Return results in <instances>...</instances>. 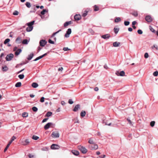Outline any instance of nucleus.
I'll list each match as a JSON object with an SVG mask.
<instances>
[{
	"label": "nucleus",
	"mask_w": 158,
	"mask_h": 158,
	"mask_svg": "<svg viewBox=\"0 0 158 158\" xmlns=\"http://www.w3.org/2000/svg\"><path fill=\"white\" fill-rule=\"evenodd\" d=\"M20 141L21 144L24 146L28 145L30 142L28 139L25 138L23 139Z\"/></svg>",
	"instance_id": "f257e3e1"
},
{
	"label": "nucleus",
	"mask_w": 158,
	"mask_h": 158,
	"mask_svg": "<svg viewBox=\"0 0 158 158\" xmlns=\"http://www.w3.org/2000/svg\"><path fill=\"white\" fill-rule=\"evenodd\" d=\"M78 149L83 154H85L87 152V149L81 145L78 147Z\"/></svg>",
	"instance_id": "f03ea898"
},
{
	"label": "nucleus",
	"mask_w": 158,
	"mask_h": 158,
	"mask_svg": "<svg viewBox=\"0 0 158 158\" xmlns=\"http://www.w3.org/2000/svg\"><path fill=\"white\" fill-rule=\"evenodd\" d=\"M59 135V132L57 131L53 132L51 135V136L53 138H58Z\"/></svg>",
	"instance_id": "7ed1b4c3"
},
{
	"label": "nucleus",
	"mask_w": 158,
	"mask_h": 158,
	"mask_svg": "<svg viewBox=\"0 0 158 158\" xmlns=\"http://www.w3.org/2000/svg\"><path fill=\"white\" fill-rule=\"evenodd\" d=\"M14 55L10 53L9 55H8L6 56V59L7 61H10L12 59Z\"/></svg>",
	"instance_id": "20e7f679"
},
{
	"label": "nucleus",
	"mask_w": 158,
	"mask_h": 158,
	"mask_svg": "<svg viewBox=\"0 0 158 158\" xmlns=\"http://www.w3.org/2000/svg\"><path fill=\"white\" fill-rule=\"evenodd\" d=\"M115 74L118 76H124L125 74V72L123 71H122L120 72L119 71H116Z\"/></svg>",
	"instance_id": "39448f33"
},
{
	"label": "nucleus",
	"mask_w": 158,
	"mask_h": 158,
	"mask_svg": "<svg viewBox=\"0 0 158 158\" xmlns=\"http://www.w3.org/2000/svg\"><path fill=\"white\" fill-rule=\"evenodd\" d=\"M146 20L148 22L150 23L152 21V19L150 15L147 16L145 18Z\"/></svg>",
	"instance_id": "423d86ee"
},
{
	"label": "nucleus",
	"mask_w": 158,
	"mask_h": 158,
	"mask_svg": "<svg viewBox=\"0 0 158 158\" xmlns=\"http://www.w3.org/2000/svg\"><path fill=\"white\" fill-rule=\"evenodd\" d=\"M71 33V29L70 28H69L67 31H66V33L64 35L65 37L66 38H68L69 37V35Z\"/></svg>",
	"instance_id": "0eeeda50"
},
{
	"label": "nucleus",
	"mask_w": 158,
	"mask_h": 158,
	"mask_svg": "<svg viewBox=\"0 0 158 158\" xmlns=\"http://www.w3.org/2000/svg\"><path fill=\"white\" fill-rule=\"evenodd\" d=\"M53 125V123H47L46 125L44 126V129L45 130H47L50 127Z\"/></svg>",
	"instance_id": "6e6552de"
},
{
	"label": "nucleus",
	"mask_w": 158,
	"mask_h": 158,
	"mask_svg": "<svg viewBox=\"0 0 158 158\" xmlns=\"http://www.w3.org/2000/svg\"><path fill=\"white\" fill-rule=\"evenodd\" d=\"M47 42L45 40H41L40 42V46L44 47L46 44Z\"/></svg>",
	"instance_id": "1a4fd4ad"
},
{
	"label": "nucleus",
	"mask_w": 158,
	"mask_h": 158,
	"mask_svg": "<svg viewBox=\"0 0 158 158\" xmlns=\"http://www.w3.org/2000/svg\"><path fill=\"white\" fill-rule=\"evenodd\" d=\"M47 55V53H45L43 55L37 57L34 60V61H36L39 60H40V59L42 58L43 57L45 56H46Z\"/></svg>",
	"instance_id": "9d476101"
},
{
	"label": "nucleus",
	"mask_w": 158,
	"mask_h": 158,
	"mask_svg": "<svg viewBox=\"0 0 158 158\" xmlns=\"http://www.w3.org/2000/svg\"><path fill=\"white\" fill-rule=\"evenodd\" d=\"M47 55V53H45L43 55L37 57L34 60V61H36L39 60H40V59L42 58L43 57L45 56H46Z\"/></svg>",
	"instance_id": "9b49d317"
},
{
	"label": "nucleus",
	"mask_w": 158,
	"mask_h": 158,
	"mask_svg": "<svg viewBox=\"0 0 158 158\" xmlns=\"http://www.w3.org/2000/svg\"><path fill=\"white\" fill-rule=\"evenodd\" d=\"M102 38L106 39H108L110 37V35L109 34H106L104 35H103L102 36Z\"/></svg>",
	"instance_id": "f8f14e48"
},
{
	"label": "nucleus",
	"mask_w": 158,
	"mask_h": 158,
	"mask_svg": "<svg viewBox=\"0 0 158 158\" xmlns=\"http://www.w3.org/2000/svg\"><path fill=\"white\" fill-rule=\"evenodd\" d=\"M51 148L52 149H57L59 148V146L55 144H52L51 146Z\"/></svg>",
	"instance_id": "ddd939ff"
},
{
	"label": "nucleus",
	"mask_w": 158,
	"mask_h": 158,
	"mask_svg": "<svg viewBox=\"0 0 158 158\" xmlns=\"http://www.w3.org/2000/svg\"><path fill=\"white\" fill-rule=\"evenodd\" d=\"M81 18V16L80 15H76L74 17V19L76 20H79Z\"/></svg>",
	"instance_id": "4468645a"
},
{
	"label": "nucleus",
	"mask_w": 158,
	"mask_h": 158,
	"mask_svg": "<svg viewBox=\"0 0 158 158\" xmlns=\"http://www.w3.org/2000/svg\"><path fill=\"white\" fill-rule=\"evenodd\" d=\"M80 105L79 104H77L75 106L73 110L74 112L77 111L78 110V109L80 108Z\"/></svg>",
	"instance_id": "2eb2a0df"
},
{
	"label": "nucleus",
	"mask_w": 158,
	"mask_h": 158,
	"mask_svg": "<svg viewBox=\"0 0 158 158\" xmlns=\"http://www.w3.org/2000/svg\"><path fill=\"white\" fill-rule=\"evenodd\" d=\"M92 149H97L98 148V146L97 144H95L94 143L92 144L91 146Z\"/></svg>",
	"instance_id": "dca6fc26"
},
{
	"label": "nucleus",
	"mask_w": 158,
	"mask_h": 158,
	"mask_svg": "<svg viewBox=\"0 0 158 158\" xmlns=\"http://www.w3.org/2000/svg\"><path fill=\"white\" fill-rule=\"evenodd\" d=\"M34 56V53H31L30 54V55H29L28 57L27 58V59L28 60H31L33 57Z\"/></svg>",
	"instance_id": "f3484780"
},
{
	"label": "nucleus",
	"mask_w": 158,
	"mask_h": 158,
	"mask_svg": "<svg viewBox=\"0 0 158 158\" xmlns=\"http://www.w3.org/2000/svg\"><path fill=\"white\" fill-rule=\"evenodd\" d=\"M22 50L21 49H19L15 52V54L16 56H18L21 52Z\"/></svg>",
	"instance_id": "a211bd4d"
},
{
	"label": "nucleus",
	"mask_w": 158,
	"mask_h": 158,
	"mask_svg": "<svg viewBox=\"0 0 158 158\" xmlns=\"http://www.w3.org/2000/svg\"><path fill=\"white\" fill-rule=\"evenodd\" d=\"M120 43L118 42H115L113 43V45L114 47H117L119 46Z\"/></svg>",
	"instance_id": "6ab92c4d"
},
{
	"label": "nucleus",
	"mask_w": 158,
	"mask_h": 158,
	"mask_svg": "<svg viewBox=\"0 0 158 158\" xmlns=\"http://www.w3.org/2000/svg\"><path fill=\"white\" fill-rule=\"evenodd\" d=\"M16 42L18 44H19L21 43L22 40L20 37H18L16 40Z\"/></svg>",
	"instance_id": "aec40b11"
},
{
	"label": "nucleus",
	"mask_w": 158,
	"mask_h": 158,
	"mask_svg": "<svg viewBox=\"0 0 158 158\" xmlns=\"http://www.w3.org/2000/svg\"><path fill=\"white\" fill-rule=\"evenodd\" d=\"M32 86L34 88H36L38 86V84L35 82H33L31 84Z\"/></svg>",
	"instance_id": "412c9836"
},
{
	"label": "nucleus",
	"mask_w": 158,
	"mask_h": 158,
	"mask_svg": "<svg viewBox=\"0 0 158 158\" xmlns=\"http://www.w3.org/2000/svg\"><path fill=\"white\" fill-rule=\"evenodd\" d=\"M33 28V27L28 26L26 28V31H27L29 32L32 31Z\"/></svg>",
	"instance_id": "4be33fe9"
},
{
	"label": "nucleus",
	"mask_w": 158,
	"mask_h": 158,
	"mask_svg": "<svg viewBox=\"0 0 158 158\" xmlns=\"http://www.w3.org/2000/svg\"><path fill=\"white\" fill-rule=\"evenodd\" d=\"M121 19L120 17H117L114 19V22L115 23H118L121 21Z\"/></svg>",
	"instance_id": "5701e85b"
},
{
	"label": "nucleus",
	"mask_w": 158,
	"mask_h": 158,
	"mask_svg": "<svg viewBox=\"0 0 158 158\" xmlns=\"http://www.w3.org/2000/svg\"><path fill=\"white\" fill-rule=\"evenodd\" d=\"M22 116L23 118L27 117L28 116V114L27 112H23L22 114Z\"/></svg>",
	"instance_id": "b1692460"
},
{
	"label": "nucleus",
	"mask_w": 158,
	"mask_h": 158,
	"mask_svg": "<svg viewBox=\"0 0 158 158\" xmlns=\"http://www.w3.org/2000/svg\"><path fill=\"white\" fill-rule=\"evenodd\" d=\"M88 142L89 143L92 144V145L94 144L93 139L92 138H90L89 139Z\"/></svg>",
	"instance_id": "393cba45"
},
{
	"label": "nucleus",
	"mask_w": 158,
	"mask_h": 158,
	"mask_svg": "<svg viewBox=\"0 0 158 158\" xmlns=\"http://www.w3.org/2000/svg\"><path fill=\"white\" fill-rule=\"evenodd\" d=\"M34 22H35V21H31V22L29 23H27V24L28 26L33 27L32 25L34 24Z\"/></svg>",
	"instance_id": "a878e982"
},
{
	"label": "nucleus",
	"mask_w": 158,
	"mask_h": 158,
	"mask_svg": "<svg viewBox=\"0 0 158 158\" xmlns=\"http://www.w3.org/2000/svg\"><path fill=\"white\" fill-rule=\"evenodd\" d=\"M71 21H70L69 22H66L64 24V26L65 27L68 26L70 24H71Z\"/></svg>",
	"instance_id": "bb28decb"
},
{
	"label": "nucleus",
	"mask_w": 158,
	"mask_h": 158,
	"mask_svg": "<svg viewBox=\"0 0 158 158\" xmlns=\"http://www.w3.org/2000/svg\"><path fill=\"white\" fill-rule=\"evenodd\" d=\"M21 85V83L20 82H18L16 84L15 86L16 87H20Z\"/></svg>",
	"instance_id": "cd10ccee"
},
{
	"label": "nucleus",
	"mask_w": 158,
	"mask_h": 158,
	"mask_svg": "<svg viewBox=\"0 0 158 158\" xmlns=\"http://www.w3.org/2000/svg\"><path fill=\"white\" fill-rule=\"evenodd\" d=\"M85 114L86 112L85 111H82L81 112L80 114L81 116L82 117H84L85 116Z\"/></svg>",
	"instance_id": "c85d7f7f"
},
{
	"label": "nucleus",
	"mask_w": 158,
	"mask_h": 158,
	"mask_svg": "<svg viewBox=\"0 0 158 158\" xmlns=\"http://www.w3.org/2000/svg\"><path fill=\"white\" fill-rule=\"evenodd\" d=\"M2 70L3 71H6L8 70V68L6 66H5L2 67Z\"/></svg>",
	"instance_id": "c756f323"
},
{
	"label": "nucleus",
	"mask_w": 158,
	"mask_h": 158,
	"mask_svg": "<svg viewBox=\"0 0 158 158\" xmlns=\"http://www.w3.org/2000/svg\"><path fill=\"white\" fill-rule=\"evenodd\" d=\"M127 120L128 122L129 123L130 125L133 126V123L131 121L130 119L127 118Z\"/></svg>",
	"instance_id": "7c9ffc66"
},
{
	"label": "nucleus",
	"mask_w": 158,
	"mask_h": 158,
	"mask_svg": "<svg viewBox=\"0 0 158 158\" xmlns=\"http://www.w3.org/2000/svg\"><path fill=\"white\" fill-rule=\"evenodd\" d=\"M52 114V113L51 112H48L46 114V116L48 117H49L51 116Z\"/></svg>",
	"instance_id": "2f4dec72"
},
{
	"label": "nucleus",
	"mask_w": 158,
	"mask_h": 158,
	"mask_svg": "<svg viewBox=\"0 0 158 158\" xmlns=\"http://www.w3.org/2000/svg\"><path fill=\"white\" fill-rule=\"evenodd\" d=\"M39 138V137L36 135H33L32 137V139L34 140H37Z\"/></svg>",
	"instance_id": "473e14b6"
},
{
	"label": "nucleus",
	"mask_w": 158,
	"mask_h": 158,
	"mask_svg": "<svg viewBox=\"0 0 158 158\" xmlns=\"http://www.w3.org/2000/svg\"><path fill=\"white\" fill-rule=\"evenodd\" d=\"M18 77L21 79H22L24 77V74H20L18 76Z\"/></svg>",
	"instance_id": "72a5a7b5"
},
{
	"label": "nucleus",
	"mask_w": 158,
	"mask_h": 158,
	"mask_svg": "<svg viewBox=\"0 0 158 158\" xmlns=\"http://www.w3.org/2000/svg\"><path fill=\"white\" fill-rule=\"evenodd\" d=\"M48 11L45 9H44L41 12V14L42 15H44L46 12H47Z\"/></svg>",
	"instance_id": "f704fd0d"
},
{
	"label": "nucleus",
	"mask_w": 158,
	"mask_h": 158,
	"mask_svg": "<svg viewBox=\"0 0 158 158\" xmlns=\"http://www.w3.org/2000/svg\"><path fill=\"white\" fill-rule=\"evenodd\" d=\"M28 43V41L27 39L24 40L22 41V43L23 44H27Z\"/></svg>",
	"instance_id": "c9c22d12"
},
{
	"label": "nucleus",
	"mask_w": 158,
	"mask_h": 158,
	"mask_svg": "<svg viewBox=\"0 0 158 158\" xmlns=\"http://www.w3.org/2000/svg\"><path fill=\"white\" fill-rule=\"evenodd\" d=\"M73 153L75 155L77 156L79 155V152L77 151H74L73 152Z\"/></svg>",
	"instance_id": "e433bc0d"
},
{
	"label": "nucleus",
	"mask_w": 158,
	"mask_h": 158,
	"mask_svg": "<svg viewBox=\"0 0 158 158\" xmlns=\"http://www.w3.org/2000/svg\"><path fill=\"white\" fill-rule=\"evenodd\" d=\"M26 5L28 8H30L31 7V4L28 2H26Z\"/></svg>",
	"instance_id": "4c0bfd02"
},
{
	"label": "nucleus",
	"mask_w": 158,
	"mask_h": 158,
	"mask_svg": "<svg viewBox=\"0 0 158 158\" xmlns=\"http://www.w3.org/2000/svg\"><path fill=\"white\" fill-rule=\"evenodd\" d=\"M32 109L33 111L34 112H36L38 110V108L35 106L33 107Z\"/></svg>",
	"instance_id": "58836bf2"
},
{
	"label": "nucleus",
	"mask_w": 158,
	"mask_h": 158,
	"mask_svg": "<svg viewBox=\"0 0 158 158\" xmlns=\"http://www.w3.org/2000/svg\"><path fill=\"white\" fill-rule=\"evenodd\" d=\"M119 28H114V33L116 34H117L118 33V32L119 31Z\"/></svg>",
	"instance_id": "ea45409f"
},
{
	"label": "nucleus",
	"mask_w": 158,
	"mask_h": 158,
	"mask_svg": "<svg viewBox=\"0 0 158 158\" xmlns=\"http://www.w3.org/2000/svg\"><path fill=\"white\" fill-rule=\"evenodd\" d=\"M10 41V40L9 39H6L4 42V44H6Z\"/></svg>",
	"instance_id": "a19ab883"
},
{
	"label": "nucleus",
	"mask_w": 158,
	"mask_h": 158,
	"mask_svg": "<svg viewBox=\"0 0 158 158\" xmlns=\"http://www.w3.org/2000/svg\"><path fill=\"white\" fill-rule=\"evenodd\" d=\"M87 13H88V11H87L86 10H85V12L84 13H83V14H82V16L84 17L86 16L87 14Z\"/></svg>",
	"instance_id": "79ce46f5"
},
{
	"label": "nucleus",
	"mask_w": 158,
	"mask_h": 158,
	"mask_svg": "<svg viewBox=\"0 0 158 158\" xmlns=\"http://www.w3.org/2000/svg\"><path fill=\"white\" fill-rule=\"evenodd\" d=\"M152 49H153L154 48H155L156 50H158V47L156 45H154L153 46L151 47Z\"/></svg>",
	"instance_id": "37998d69"
},
{
	"label": "nucleus",
	"mask_w": 158,
	"mask_h": 158,
	"mask_svg": "<svg viewBox=\"0 0 158 158\" xmlns=\"http://www.w3.org/2000/svg\"><path fill=\"white\" fill-rule=\"evenodd\" d=\"M155 122L154 121H152L150 123V125L151 127H153L155 125Z\"/></svg>",
	"instance_id": "c03bdc74"
},
{
	"label": "nucleus",
	"mask_w": 158,
	"mask_h": 158,
	"mask_svg": "<svg viewBox=\"0 0 158 158\" xmlns=\"http://www.w3.org/2000/svg\"><path fill=\"white\" fill-rule=\"evenodd\" d=\"M153 75L154 76H157L158 75V72L157 71H155L153 73Z\"/></svg>",
	"instance_id": "a18cd8bd"
},
{
	"label": "nucleus",
	"mask_w": 158,
	"mask_h": 158,
	"mask_svg": "<svg viewBox=\"0 0 158 158\" xmlns=\"http://www.w3.org/2000/svg\"><path fill=\"white\" fill-rule=\"evenodd\" d=\"M132 15L135 17L138 16V14L137 12H135L132 13Z\"/></svg>",
	"instance_id": "49530a36"
},
{
	"label": "nucleus",
	"mask_w": 158,
	"mask_h": 158,
	"mask_svg": "<svg viewBox=\"0 0 158 158\" xmlns=\"http://www.w3.org/2000/svg\"><path fill=\"white\" fill-rule=\"evenodd\" d=\"M124 25L125 26H128L130 22L129 21H125L124 22Z\"/></svg>",
	"instance_id": "de8ad7c7"
},
{
	"label": "nucleus",
	"mask_w": 158,
	"mask_h": 158,
	"mask_svg": "<svg viewBox=\"0 0 158 158\" xmlns=\"http://www.w3.org/2000/svg\"><path fill=\"white\" fill-rule=\"evenodd\" d=\"M69 103L70 104H72L73 103V102L72 101V99H69L68 101Z\"/></svg>",
	"instance_id": "09e8293b"
},
{
	"label": "nucleus",
	"mask_w": 158,
	"mask_h": 158,
	"mask_svg": "<svg viewBox=\"0 0 158 158\" xmlns=\"http://www.w3.org/2000/svg\"><path fill=\"white\" fill-rule=\"evenodd\" d=\"M18 14L19 12L16 10H15V11H14V12L13 13V15H18Z\"/></svg>",
	"instance_id": "8fccbe9b"
},
{
	"label": "nucleus",
	"mask_w": 158,
	"mask_h": 158,
	"mask_svg": "<svg viewBox=\"0 0 158 158\" xmlns=\"http://www.w3.org/2000/svg\"><path fill=\"white\" fill-rule=\"evenodd\" d=\"M137 32L139 34H142L143 33L142 31L140 29L138 30Z\"/></svg>",
	"instance_id": "3c124183"
},
{
	"label": "nucleus",
	"mask_w": 158,
	"mask_h": 158,
	"mask_svg": "<svg viewBox=\"0 0 158 158\" xmlns=\"http://www.w3.org/2000/svg\"><path fill=\"white\" fill-rule=\"evenodd\" d=\"M148 53H145L144 54V57L145 58H147L148 57Z\"/></svg>",
	"instance_id": "603ef678"
},
{
	"label": "nucleus",
	"mask_w": 158,
	"mask_h": 158,
	"mask_svg": "<svg viewBox=\"0 0 158 158\" xmlns=\"http://www.w3.org/2000/svg\"><path fill=\"white\" fill-rule=\"evenodd\" d=\"M48 42L51 44H54V42L51 39H49L48 40Z\"/></svg>",
	"instance_id": "864d4df0"
},
{
	"label": "nucleus",
	"mask_w": 158,
	"mask_h": 158,
	"mask_svg": "<svg viewBox=\"0 0 158 158\" xmlns=\"http://www.w3.org/2000/svg\"><path fill=\"white\" fill-rule=\"evenodd\" d=\"M103 123H105L106 125H107L108 126H110L111 124V123H108L107 122H105V121H103Z\"/></svg>",
	"instance_id": "5fc2aeb1"
},
{
	"label": "nucleus",
	"mask_w": 158,
	"mask_h": 158,
	"mask_svg": "<svg viewBox=\"0 0 158 158\" xmlns=\"http://www.w3.org/2000/svg\"><path fill=\"white\" fill-rule=\"evenodd\" d=\"M9 146H10V145H9V144H7V145L6 147V148L4 149V152H5L7 150V149H8V148L9 147Z\"/></svg>",
	"instance_id": "6e6d98bb"
},
{
	"label": "nucleus",
	"mask_w": 158,
	"mask_h": 158,
	"mask_svg": "<svg viewBox=\"0 0 158 158\" xmlns=\"http://www.w3.org/2000/svg\"><path fill=\"white\" fill-rule=\"evenodd\" d=\"M44 97H42L41 98L40 100V102H44Z\"/></svg>",
	"instance_id": "4d7b16f0"
},
{
	"label": "nucleus",
	"mask_w": 158,
	"mask_h": 158,
	"mask_svg": "<svg viewBox=\"0 0 158 158\" xmlns=\"http://www.w3.org/2000/svg\"><path fill=\"white\" fill-rule=\"evenodd\" d=\"M63 50H64V51H67L70 50V49H69L67 47H65L63 48Z\"/></svg>",
	"instance_id": "13d9d810"
},
{
	"label": "nucleus",
	"mask_w": 158,
	"mask_h": 158,
	"mask_svg": "<svg viewBox=\"0 0 158 158\" xmlns=\"http://www.w3.org/2000/svg\"><path fill=\"white\" fill-rule=\"evenodd\" d=\"M95 8L94 10L95 11H98L99 10V9L98 7H97L96 5H95Z\"/></svg>",
	"instance_id": "bf43d9fd"
},
{
	"label": "nucleus",
	"mask_w": 158,
	"mask_h": 158,
	"mask_svg": "<svg viewBox=\"0 0 158 158\" xmlns=\"http://www.w3.org/2000/svg\"><path fill=\"white\" fill-rule=\"evenodd\" d=\"M29 158H34V156L31 154H29L28 155Z\"/></svg>",
	"instance_id": "052dcab7"
},
{
	"label": "nucleus",
	"mask_w": 158,
	"mask_h": 158,
	"mask_svg": "<svg viewBox=\"0 0 158 158\" xmlns=\"http://www.w3.org/2000/svg\"><path fill=\"white\" fill-rule=\"evenodd\" d=\"M16 138L15 136H13L12 137L11 140L13 142L15 139H16Z\"/></svg>",
	"instance_id": "680f3d73"
},
{
	"label": "nucleus",
	"mask_w": 158,
	"mask_h": 158,
	"mask_svg": "<svg viewBox=\"0 0 158 158\" xmlns=\"http://www.w3.org/2000/svg\"><path fill=\"white\" fill-rule=\"evenodd\" d=\"M105 156H106L105 155H102L99 156L97 158H104V157H105Z\"/></svg>",
	"instance_id": "e2e57ef3"
},
{
	"label": "nucleus",
	"mask_w": 158,
	"mask_h": 158,
	"mask_svg": "<svg viewBox=\"0 0 158 158\" xmlns=\"http://www.w3.org/2000/svg\"><path fill=\"white\" fill-rule=\"evenodd\" d=\"M48 119V118H45L44 119L42 120V122L44 123V122H46Z\"/></svg>",
	"instance_id": "0e129e2a"
},
{
	"label": "nucleus",
	"mask_w": 158,
	"mask_h": 158,
	"mask_svg": "<svg viewBox=\"0 0 158 158\" xmlns=\"http://www.w3.org/2000/svg\"><path fill=\"white\" fill-rule=\"evenodd\" d=\"M61 31V30H60L59 31H57L55 32V33H54L53 35H52V36H54L55 35H56V34H57V33H58L59 32H60V31Z\"/></svg>",
	"instance_id": "69168bd1"
},
{
	"label": "nucleus",
	"mask_w": 158,
	"mask_h": 158,
	"mask_svg": "<svg viewBox=\"0 0 158 158\" xmlns=\"http://www.w3.org/2000/svg\"><path fill=\"white\" fill-rule=\"evenodd\" d=\"M150 30L152 32H154L155 31V30L152 28L151 26H150Z\"/></svg>",
	"instance_id": "338daca9"
},
{
	"label": "nucleus",
	"mask_w": 158,
	"mask_h": 158,
	"mask_svg": "<svg viewBox=\"0 0 158 158\" xmlns=\"http://www.w3.org/2000/svg\"><path fill=\"white\" fill-rule=\"evenodd\" d=\"M63 68L62 67H61L58 68V71H62L63 70Z\"/></svg>",
	"instance_id": "774afa93"
}]
</instances>
